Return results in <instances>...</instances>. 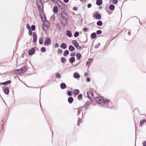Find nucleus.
Segmentation results:
<instances>
[{
    "mask_svg": "<svg viewBox=\"0 0 146 146\" xmlns=\"http://www.w3.org/2000/svg\"><path fill=\"white\" fill-rule=\"evenodd\" d=\"M59 46V44L58 43H56L54 45V47L56 48L58 47Z\"/></svg>",
    "mask_w": 146,
    "mask_h": 146,
    "instance_id": "052dcab7",
    "label": "nucleus"
},
{
    "mask_svg": "<svg viewBox=\"0 0 146 146\" xmlns=\"http://www.w3.org/2000/svg\"><path fill=\"white\" fill-rule=\"evenodd\" d=\"M60 47L62 49H65L67 48V45L65 43H62L60 46Z\"/></svg>",
    "mask_w": 146,
    "mask_h": 146,
    "instance_id": "2eb2a0df",
    "label": "nucleus"
},
{
    "mask_svg": "<svg viewBox=\"0 0 146 146\" xmlns=\"http://www.w3.org/2000/svg\"><path fill=\"white\" fill-rule=\"evenodd\" d=\"M68 49L70 52H72L75 50V47L72 45H70L69 46Z\"/></svg>",
    "mask_w": 146,
    "mask_h": 146,
    "instance_id": "412c9836",
    "label": "nucleus"
},
{
    "mask_svg": "<svg viewBox=\"0 0 146 146\" xmlns=\"http://www.w3.org/2000/svg\"><path fill=\"white\" fill-rule=\"evenodd\" d=\"M81 56L82 55L80 53H77L76 54V57L77 60H80Z\"/></svg>",
    "mask_w": 146,
    "mask_h": 146,
    "instance_id": "72a5a7b5",
    "label": "nucleus"
},
{
    "mask_svg": "<svg viewBox=\"0 0 146 146\" xmlns=\"http://www.w3.org/2000/svg\"><path fill=\"white\" fill-rule=\"evenodd\" d=\"M77 98L79 100H82V94H79Z\"/></svg>",
    "mask_w": 146,
    "mask_h": 146,
    "instance_id": "4c0bfd02",
    "label": "nucleus"
},
{
    "mask_svg": "<svg viewBox=\"0 0 146 146\" xmlns=\"http://www.w3.org/2000/svg\"><path fill=\"white\" fill-rule=\"evenodd\" d=\"M142 144L143 146H146V141L142 143Z\"/></svg>",
    "mask_w": 146,
    "mask_h": 146,
    "instance_id": "338daca9",
    "label": "nucleus"
},
{
    "mask_svg": "<svg viewBox=\"0 0 146 146\" xmlns=\"http://www.w3.org/2000/svg\"><path fill=\"white\" fill-rule=\"evenodd\" d=\"M87 97L90 99L89 102L90 103H91L92 102L93 98L94 97V94L90 91H87Z\"/></svg>",
    "mask_w": 146,
    "mask_h": 146,
    "instance_id": "7ed1b4c3",
    "label": "nucleus"
},
{
    "mask_svg": "<svg viewBox=\"0 0 146 146\" xmlns=\"http://www.w3.org/2000/svg\"><path fill=\"white\" fill-rule=\"evenodd\" d=\"M60 1V0H57L56 1V3H57V5H60V3H59V1Z\"/></svg>",
    "mask_w": 146,
    "mask_h": 146,
    "instance_id": "0e129e2a",
    "label": "nucleus"
},
{
    "mask_svg": "<svg viewBox=\"0 0 146 146\" xmlns=\"http://www.w3.org/2000/svg\"><path fill=\"white\" fill-rule=\"evenodd\" d=\"M27 29L29 30L31 29V27L30 25L29 24H27L26 25Z\"/></svg>",
    "mask_w": 146,
    "mask_h": 146,
    "instance_id": "09e8293b",
    "label": "nucleus"
},
{
    "mask_svg": "<svg viewBox=\"0 0 146 146\" xmlns=\"http://www.w3.org/2000/svg\"><path fill=\"white\" fill-rule=\"evenodd\" d=\"M79 35V33L78 31H76L74 34V36L75 38L78 37Z\"/></svg>",
    "mask_w": 146,
    "mask_h": 146,
    "instance_id": "a19ab883",
    "label": "nucleus"
},
{
    "mask_svg": "<svg viewBox=\"0 0 146 146\" xmlns=\"http://www.w3.org/2000/svg\"><path fill=\"white\" fill-rule=\"evenodd\" d=\"M20 68L19 69H17L14 70L13 72V73L15 74H21L20 72Z\"/></svg>",
    "mask_w": 146,
    "mask_h": 146,
    "instance_id": "4468645a",
    "label": "nucleus"
},
{
    "mask_svg": "<svg viewBox=\"0 0 146 146\" xmlns=\"http://www.w3.org/2000/svg\"><path fill=\"white\" fill-rule=\"evenodd\" d=\"M4 82L5 83V85H6L10 84L11 82V81L10 80H9Z\"/></svg>",
    "mask_w": 146,
    "mask_h": 146,
    "instance_id": "79ce46f5",
    "label": "nucleus"
},
{
    "mask_svg": "<svg viewBox=\"0 0 146 146\" xmlns=\"http://www.w3.org/2000/svg\"><path fill=\"white\" fill-rule=\"evenodd\" d=\"M95 101L98 104L101 105V106L103 104V101H104V99H103L101 98L96 97L94 98Z\"/></svg>",
    "mask_w": 146,
    "mask_h": 146,
    "instance_id": "0eeeda50",
    "label": "nucleus"
},
{
    "mask_svg": "<svg viewBox=\"0 0 146 146\" xmlns=\"http://www.w3.org/2000/svg\"><path fill=\"white\" fill-rule=\"evenodd\" d=\"M72 44L76 47V46L79 44L76 40H73L72 41Z\"/></svg>",
    "mask_w": 146,
    "mask_h": 146,
    "instance_id": "a878e982",
    "label": "nucleus"
},
{
    "mask_svg": "<svg viewBox=\"0 0 146 146\" xmlns=\"http://www.w3.org/2000/svg\"><path fill=\"white\" fill-rule=\"evenodd\" d=\"M76 48L78 49H80L81 47L80 46H79V44L76 46Z\"/></svg>",
    "mask_w": 146,
    "mask_h": 146,
    "instance_id": "864d4df0",
    "label": "nucleus"
},
{
    "mask_svg": "<svg viewBox=\"0 0 146 146\" xmlns=\"http://www.w3.org/2000/svg\"><path fill=\"white\" fill-rule=\"evenodd\" d=\"M75 58L74 57H70L69 59V61L71 64L75 62Z\"/></svg>",
    "mask_w": 146,
    "mask_h": 146,
    "instance_id": "b1692460",
    "label": "nucleus"
},
{
    "mask_svg": "<svg viewBox=\"0 0 146 146\" xmlns=\"http://www.w3.org/2000/svg\"><path fill=\"white\" fill-rule=\"evenodd\" d=\"M27 55V54H26L25 53H23L22 54V55L21 56V57L22 58H24V56L25 55Z\"/></svg>",
    "mask_w": 146,
    "mask_h": 146,
    "instance_id": "69168bd1",
    "label": "nucleus"
},
{
    "mask_svg": "<svg viewBox=\"0 0 146 146\" xmlns=\"http://www.w3.org/2000/svg\"><path fill=\"white\" fill-rule=\"evenodd\" d=\"M95 16H93L96 19L100 20L101 19V15L99 13L98 11H96L95 13Z\"/></svg>",
    "mask_w": 146,
    "mask_h": 146,
    "instance_id": "9d476101",
    "label": "nucleus"
},
{
    "mask_svg": "<svg viewBox=\"0 0 146 146\" xmlns=\"http://www.w3.org/2000/svg\"><path fill=\"white\" fill-rule=\"evenodd\" d=\"M103 2L102 0H97L96 4L97 5L100 6L102 4Z\"/></svg>",
    "mask_w": 146,
    "mask_h": 146,
    "instance_id": "4be33fe9",
    "label": "nucleus"
},
{
    "mask_svg": "<svg viewBox=\"0 0 146 146\" xmlns=\"http://www.w3.org/2000/svg\"><path fill=\"white\" fill-rule=\"evenodd\" d=\"M24 64V66L20 68V72L21 74L25 73L26 71H27L28 69L27 64H25V63H22V65Z\"/></svg>",
    "mask_w": 146,
    "mask_h": 146,
    "instance_id": "20e7f679",
    "label": "nucleus"
},
{
    "mask_svg": "<svg viewBox=\"0 0 146 146\" xmlns=\"http://www.w3.org/2000/svg\"><path fill=\"white\" fill-rule=\"evenodd\" d=\"M90 60L91 61H93V59L91 58H89L88 59V60L87 61L86 63V66H88V67H90Z\"/></svg>",
    "mask_w": 146,
    "mask_h": 146,
    "instance_id": "bb28decb",
    "label": "nucleus"
},
{
    "mask_svg": "<svg viewBox=\"0 0 146 146\" xmlns=\"http://www.w3.org/2000/svg\"><path fill=\"white\" fill-rule=\"evenodd\" d=\"M112 3L113 4H116L117 3L118 1L117 0H113Z\"/></svg>",
    "mask_w": 146,
    "mask_h": 146,
    "instance_id": "6e6d98bb",
    "label": "nucleus"
},
{
    "mask_svg": "<svg viewBox=\"0 0 146 146\" xmlns=\"http://www.w3.org/2000/svg\"><path fill=\"white\" fill-rule=\"evenodd\" d=\"M66 35L69 37H71L72 36V34L71 31L69 30H67Z\"/></svg>",
    "mask_w": 146,
    "mask_h": 146,
    "instance_id": "5701e85b",
    "label": "nucleus"
},
{
    "mask_svg": "<svg viewBox=\"0 0 146 146\" xmlns=\"http://www.w3.org/2000/svg\"><path fill=\"white\" fill-rule=\"evenodd\" d=\"M36 5L38 10L41 12V13H44V12L43 8L41 9L40 5H42V2L41 0H37L36 2Z\"/></svg>",
    "mask_w": 146,
    "mask_h": 146,
    "instance_id": "39448f33",
    "label": "nucleus"
},
{
    "mask_svg": "<svg viewBox=\"0 0 146 146\" xmlns=\"http://www.w3.org/2000/svg\"><path fill=\"white\" fill-rule=\"evenodd\" d=\"M102 31L101 30H98L96 32V34L98 35H100L102 33Z\"/></svg>",
    "mask_w": 146,
    "mask_h": 146,
    "instance_id": "a18cd8bd",
    "label": "nucleus"
},
{
    "mask_svg": "<svg viewBox=\"0 0 146 146\" xmlns=\"http://www.w3.org/2000/svg\"><path fill=\"white\" fill-rule=\"evenodd\" d=\"M76 53L75 52H73L71 53L70 54V56L72 57L74 56H75L76 55Z\"/></svg>",
    "mask_w": 146,
    "mask_h": 146,
    "instance_id": "603ef678",
    "label": "nucleus"
},
{
    "mask_svg": "<svg viewBox=\"0 0 146 146\" xmlns=\"http://www.w3.org/2000/svg\"><path fill=\"white\" fill-rule=\"evenodd\" d=\"M80 93V91L78 89H75L74 90L73 93L74 97H75L78 94Z\"/></svg>",
    "mask_w": 146,
    "mask_h": 146,
    "instance_id": "f3484780",
    "label": "nucleus"
},
{
    "mask_svg": "<svg viewBox=\"0 0 146 146\" xmlns=\"http://www.w3.org/2000/svg\"><path fill=\"white\" fill-rule=\"evenodd\" d=\"M51 42V40L50 38L47 37L44 43V44L45 46H48L50 45Z\"/></svg>",
    "mask_w": 146,
    "mask_h": 146,
    "instance_id": "6e6552de",
    "label": "nucleus"
},
{
    "mask_svg": "<svg viewBox=\"0 0 146 146\" xmlns=\"http://www.w3.org/2000/svg\"><path fill=\"white\" fill-rule=\"evenodd\" d=\"M145 122V119H143L142 120H141L140 122L139 123V126L141 127H142L143 125L144 124V123Z\"/></svg>",
    "mask_w": 146,
    "mask_h": 146,
    "instance_id": "2f4dec72",
    "label": "nucleus"
},
{
    "mask_svg": "<svg viewBox=\"0 0 146 146\" xmlns=\"http://www.w3.org/2000/svg\"><path fill=\"white\" fill-rule=\"evenodd\" d=\"M68 101L69 104H71L74 101V98L72 97H70L68 99Z\"/></svg>",
    "mask_w": 146,
    "mask_h": 146,
    "instance_id": "aec40b11",
    "label": "nucleus"
},
{
    "mask_svg": "<svg viewBox=\"0 0 146 146\" xmlns=\"http://www.w3.org/2000/svg\"><path fill=\"white\" fill-rule=\"evenodd\" d=\"M76 109L78 110V111H77V113L78 114L80 113L81 111L82 110V108L81 107H80L79 108H76Z\"/></svg>",
    "mask_w": 146,
    "mask_h": 146,
    "instance_id": "c03bdc74",
    "label": "nucleus"
},
{
    "mask_svg": "<svg viewBox=\"0 0 146 146\" xmlns=\"http://www.w3.org/2000/svg\"><path fill=\"white\" fill-rule=\"evenodd\" d=\"M58 5V7L62 10L63 11L66 10L67 9V7L66 5Z\"/></svg>",
    "mask_w": 146,
    "mask_h": 146,
    "instance_id": "ddd939ff",
    "label": "nucleus"
},
{
    "mask_svg": "<svg viewBox=\"0 0 146 146\" xmlns=\"http://www.w3.org/2000/svg\"><path fill=\"white\" fill-rule=\"evenodd\" d=\"M78 8L76 7H74L73 8V10L74 11H77Z\"/></svg>",
    "mask_w": 146,
    "mask_h": 146,
    "instance_id": "680f3d73",
    "label": "nucleus"
},
{
    "mask_svg": "<svg viewBox=\"0 0 146 146\" xmlns=\"http://www.w3.org/2000/svg\"><path fill=\"white\" fill-rule=\"evenodd\" d=\"M56 27L59 30H61V26L59 23H57L56 24Z\"/></svg>",
    "mask_w": 146,
    "mask_h": 146,
    "instance_id": "473e14b6",
    "label": "nucleus"
},
{
    "mask_svg": "<svg viewBox=\"0 0 146 146\" xmlns=\"http://www.w3.org/2000/svg\"><path fill=\"white\" fill-rule=\"evenodd\" d=\"M46 51V48L44 47H42L40 48V51L42 52H44Z\"/></svg>",
    "mask_w": 146,
    "mask_h": 146,
    "instance_id": "58836bf2",
    "label": "nucleus"
},
{
    "mask_svg": "<svg viewBox=\"0 0 146 146\" xmlns=\"http://www.w3.org/2000/svg\"><path fill=\"white\" fill-rule=\"evenodd\" d=\"M69 51L67 50H66L64 51L63 53V56H66L69 54Z\"/></svg>",
    "mask_w": 146,
    "mask_h": 146,
    "instance_id": "c756f323",
    "label": "nucleus"
},
{
    "mask_svg": "<svg viewBox=\"0 0 146 146\" xmlns=\"http://www.w3.org/2000/svg\"><path fill=\"white\" fill-rule=\"evenodd\" d=\"M41 21L43 22L42 29L45 32L48 31V29L49 28V26L48 25L49 23L48 21H44L43 17L42 15H40Z\"/></svg>",
    "mask_w": 146,
    "mask_h": 146,
    "instance_id": "f257e3e1",
    "label": "nucleus"
},
{
    "mask_svg": "<svg viewBox=\"0 0 146 146\" xmlns=\"http://www.w3.org/2000/svg\"><path fill=\"white\" fill-rule=\"evenodd\" d=\"M73 77L75 79H78L80 77V75L78 73L76 72L74 74Z\"/></svg>",
    "mask_w": 146,
    "mask_h": 146,
    "instance_id": "dca6fc26",
    "label": "nucleus"
},
{
    "mask_svg": "<svg viewBox=\"0 0 146 146\" xmlns=\"http://www.w3.org/2000/svg\"><path fill=\"white\" fill-rule=\"evenodd\" d=\"M112 103L108 99H104L103 101V104L101 106L105 108H112L113 106Z\"/></svg>",
    "mask_w": 146,
    "mask_h": 146,
    "instance_id": "f03ea898",
    "label": "nucleus"
},
{
    "mask_svg": "<svg viewBox=\"0 0 146 146\" xmlns=\"http://www.w3.org/2000/svg\"><path fill=\"white\" fill-rule=\"evenodd\" d=\"M67 94L68 96L71 97L73 94V92L71 91L68 90L67 91Z\"/></svg>",
    "mask_w": 146,
    "mask_h": 146,
    "instance_id": "c85d7f7f",
    "label": "nucleus"
},
{
    "mask_svg": "<svg viewBox=\"0 0 146 146\" xmlns=\"http://www.w3.org/2000/svg\"><path fill=\"white\" fill-rule=\"evenodd\" d=\"M88 28L87 27H84L83 28L82 31L84 32H87L88 31Z\"/></svg>",
    "mask_w": 146,
    "mask_h": 146,
    "instance_id": "8fccbe9b",
    "label": "nucleus"
},
{
    "mask_svg": "<svg viewBox=\"0 0 146 146\" xmlns=\"http://www.w3.org/2000/svg\"><path fill=\"white\" fill-rule=\"evenodd\" d=\"M53 11L54 13L56 14L58 12V8L57 6H55L53 7Z\"/></svg>",
    "mask_w": 146,
    "mask_h": 146,
    "instance_id": "6ab92c4d",
    "label": "nucleus"
},
{
    "mask_svg": "<svg viewBox=\"0 0 146 146\" xmlns=\"http://www.w3.org/2000/svg\"><path fill=\"white\" fill-rule=\"evenodd\" d=\"M109 8L111 10L113 11L115 9V6L113 4L110 5L109 6Z\"/></svg>",
    "mask_w": 146,
    "mask_h": 146,
    "instance_id": "cd10ccee",
    "label": "nucleus"
},
{
    "mask_svg": "<svg viewBox=\"0 0 146 146\" xmlns=\"http://www.w3.org/2000/svg\"><path fill=\"white\" fill-rule=\"evenodd\" d=\"M100 45V43H98L97 44L95 45L94 48H98Z\"/></svg>",
    "mask_w": 146,
    "mask_h": 146,
    "instance_id": "de8ad7c7",
    "label": "nucleus"
},
{
    "mask_svg": "<svg viewBox=\"0 0 146 146\" xmlns=\"http://www.w3.org/2000/svg\"><path fill=\"white\" fill-rule=\"evenodd\" d=\"M77 15L80 17V18H82V16L80 13H79Z\"/></svg>",
    "mask_w": 146,
    "mask_h": 146,
    "instance_id": "774afa93",
    "label": "nucleus"
},
{
    "mask_svg": "<svg viewBox=\"0 0 146 146\" xmlns=\"http://www.w3.org/2000/svg\"><path fill=\"white\" fill-rule=\"evenodd\" d=\"M3 90L5 94H9V89L8 87L6 86H3Z\"/></svg>",
    "mask_w": 146,
    "mask_h": 146,
    "instance_id": "9b49d317",
    "label": "nucleus"
},
{
    "mask_svg": "<svg viewBox=\"0 0 146 146\" xmlns=\"http://www.w3.org/2000/svg\"><path fill=\"white\" fill-rule=\"evenodd\" d=\"M36 51L35 47H33L28 51V54L29 56H31L34 54Z\"/></svg>",
    "mask_w": 146,
    "mask_h": 146,
    "instance_id": "1a4fd4ad",
    "label": "nucleus"
},
{
    "mask_svg": "<svg viewBox=\"0 0 146 146\" xmlns=\"http://www.w3.org/2000/svg\"><path fill=\"white\" fill-rule=\"evenodd\" d=\"M28 34L29 36H31L32 35V32L31 31V29L29 30Z\"/></svg>",
    "mask_w": 146,
    "mask_h": 146,
    "instance_id": "4d7b16f0",
    "label": "nucleus"
},
{
    "mask_svg": "<svg viewBox=\"0 0 146 146\" xmlns=\"http://www.w3.org/2000/svg\"><path fill=\"white\" fill-rule=\"evenodd\" d=\"M96 24L97 25L99 26H102L103 24V22L101 21H98L97 22Z\"/></svg>",
    "mask_w": 146,
    "mask_h": 146,
    "instance_id": "c9c22d12",
    "label": "nucleus"
},
{
    "mask_svg": "<svg viewBox=\"0 0 146 146\" xmlns=\"http://www.w3.org/2000/svg\"><path fill=\"white\" fill-rule=\"evenodd\" d=\"M82 120H81V119L79 117L78 118V120L77 121V125L78 126H79L80 125V123L81 122Z\"/></svg>",
    "mask_w": 146,
    "mask_h": 146,
    "instance_id": "37998d69",
    "label": "nucleus"
},
{
    "mask_svg": "<svg viewBox=\"0 0 146 146\" xmlns=\"http://www.w3.org/2000/svg\"><path fill=\"white\" fill-rule=\"evenodd\" d=\"M55 76L57 78H61V76L60 74L58 72L56 73Z\"/></svg>",
    "mask_w": 146,
    "mask_h": 146,
    "instance_id": "ea45409f",
    "label": "nucleus"
},
{
    "mask_svg": "<svg viewBox=\"0 0 146 146\" xmlns=\"http://www.w3.org/2000/svg\"><path fill=\"white\" fill-rule=\"evenodd\" d=\"M91 38L94 39L95 38L97 37V35L96 33L94 32L92 33L90 35Z\"/></svg>",
    "mask_w": 146,
    "mask_h": 146,
    "instance_id": "393cba45",
    "label": "nucleus"
},
{
    "mask_svg": "<svg viewBox=\"0 0 146 146\" xmlns=\"http://www.w3.org/2000/svg\"><path fill=\"white\" fill-rule=\"evenodd\" d=\"M31 29L33 31H35V25H33L31 26Z\"/></svg>",
    "mask_w": 146,
    "mask_h": 146,
    "instance_id": "49530a36",
    "label": "nucleus"
},
{
    "mask_svg": "<svg viewBox=\"0 0 146 146\" xmlns=\"http://www.w3.org/2000/svg\"><path fill=\"white\" fill-rule=\"evenodd\" d=\"M61 62L63 63H64L66 61V58L64 57H62L60 58Z\"/></svg>",
    "mask_w": 146,
    "mask_h": 146,
    "instance_id": "f704fd0d",
    "label": "nucleus"
},
{
    "mask_svg": "<svg viewBox=\"0 0 146 146\" xmlns=\"http://www.w3.org/2000/svg\"><path fill=\"white\" fill-rule=\"evenodd\" d=\"M58 19L61 22L63 26H65L67 24V20L65 17H60V16H59Z\"/></svg>",
    "mask_w": 146,
    "mask_h": 146,
    "instance_id": "423d86ee",
    "label": "nucleus"
},
{
    "mask_svg": "<svg viewBox=\"0 0 146 146\" xmlns=\"http://www.w3.org/2000/svg\"><path fill=\"white\" fill-rule=\"evenodd\" d=\"M62 52L63 51L62 49H59L58 50L57 52L58 54H61Z\"/></svg>",
    "mask_w": 146,
    "mask_h": 146,
    "instance_id": "3c124183",
    "label": "nucleus"
},
{
    "mask_svg": "<svg viewBox=\"0 0 146 146\" xmlns=\"http://www.w3.org/2000/svg\"><path fill=\"white\" fill-rule=\"evenodd\" d=\"M59 3H60V5H64L63 6H64L65 5H66L64 2L62 1H59Z\"/></svg>",
    "mask_w": 146,
    "mask_h": 146,
    "instance_id": "bf43d9fd",
    "label": "nucleus"
},
{
    "mask_svg": "<svg viewBox=\"0 0 146 146\" xmlns=\"http://www.w3.org/2000/svg\"><path fill=\"white\" fill-rule=\"evenodd\" d=\"M90 81V78L89 77H87L86 79V81L88 82H89Z\"/></svg>",
    "mask_w": 146,
    "mask_h": 146,
    "instance_id": "5fc2aeb1",
    "label": "nucleus"
},
{
    "mask_svg": "<svg viewBox=\"0 0 146 146\" xmlns=\"http://www.w3.org/2000/svg\"><path fill=\"white\" fill-rule=\"evenodd\" d=\"M43 38L42 37H41L38 40L39 43L40 44H42L43 43Z\"/></svg>",
    "mask_w": 146,
    "mask_h": 146,
    "instance_id": "e433bc0d",
    "label": "nucleus"
},
{
    "mask_svg": "<svg viewBox=\"0 0 146 146\" xmlns=\"http://www.w3.org/2000/svg\"><path fill=\"white\" fill-rule=\"evenodd\" d=\"M64 15L67 16L68 15L67 13H65L64 11H62L61 12L60 15V17H64Z\"/></svg>",
    "mask_w": 146,
    "mask_h": 146,
    "instance_id": "7c9ffc66",
    "label": "nucleus"
},
{
    "mask_svg": "<svg viewBox=\"0 0 146 146\" xmlns=\"http://www.w3.org/2000/svg\"><path fill=\"white\" fill-rule=\"evenodd\" d=\"M60 86L61 89L62 90L65 89L67 87L66 84L64 83H62Z\"/></svg>",
    "mask_w": 146,
    "mask_h": 146,
    "instance_id": "a211bd4d",
    "label": "nucleus"
},
{
    "mask_svg": "<svg viewBox=\"0 0 146 146\" xmlns=\"http://www.w3.org/2000/svg\"><path fill=\"white\" fill-rule=\"evenodd\" d=\"M43 16L44 17V19H45L44 21L47 20H46V16L45 15L43 14Z\"/></svg>",
    "mask_w": 146,
    "mask_h": 146,
    "instance_id": "e2e57ef3",
    "label": "nucleus"
},
{
    "mask_svg": "<svg viewBox=\"0 0 146 146\" xmlns=\"http://www.w3.org/2000/svg\"><path fill=\"white\" fill-rule=\"evenodd\" d=\"M33 42L34 43H36L37 40V36L36 33L34 32H33Z\"/></svg>",
    "mask_w": 146,
    "mask_h": 146,
    "instance_id": "f8f14e48",
    "label": "nucleus"
},
{
    "mask_svg": "<svg viewBox=\"0 0 146 146\" xmlns=\"http://www.w3.org/2000/svg\"><path fill=\"white\" fill-rule=\"evenodd\" d=\"M92 6L91 4L89 3L87 5V7L88 8H90Z\"/></svg>",
    "mask_w": 146,
    "mask_h": 146,
    "instance_id": "13d9d810",
    "label": "nucleus"
}]
</instances>
